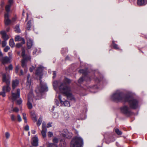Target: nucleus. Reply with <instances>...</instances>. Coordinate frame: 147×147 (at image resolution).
<instances>
[{
    "instance_id": "1",
    "label": "nucleus",
    "mask_w": 147,
    "mask_h": 147,
    "mask_svg": "<svg viewBox=\"0 0 147 147\" xmlns=\"http://www.w3.org/2000/svg\"><path fill=\"white\" fill-rule=\"evenodd\" d=\"M70 79L65 78L63 80V82L60 83L59 89L61 92L65 94L67 97V99L75 101V99L70 93V88L67 86L66 84H69L71 82Z\"/></svg>"
},
{
    "instance_id": "2",
    "label": "nucleus",
    "mask_w": 147,
    "mask_h": 147,
    "mask_svg": "<svg viewBox=\"0 0 147 147\" xmlns=\"http://www.w3.org/2000/svg\"><path fill=\"white\" fill-rule=\"evenodd\" d=\"M127 95L124 94L120 90H117L112 94L111 98L114 101L125 102Z\"/></svg>"
},
{
    "instance_id": "3",
    "label": "nucleus",
    "mask_w": 147,
    "mask_h": 147,
    "mask_svg": "<svg viewBox=\"0 0 147 147\" xmlns=\"http://www.w3.org/2000/svg\"><path fill=\"white\" fill-rule=\"evenodd\" d=\"M125 102H128L129 107L131 109H136L139 107L138 100L129 95H127Z\"/></svg>"
},
{
    "instance_id": "4",
    "label": "nucleus",
    "mask_w": 147,
    "mask_h": 147,
    "mask_svg": "<svg viewBox=\"0 0 147 147\" xmlns=\"http://www.w3.org/2000/svg\"><path fill=\"white\" fill-rule=\"evenodd\" d=\"M83 144V139L80 137L73 138L71 142L70 147H81Z\"/></svg>"
},
{
    "instance_id": "5",
    "label": "nucleus",
    "mask_w": 147,
    "mask_h": 147,
    "mask_svg": "<svg viewBox=\"0 0 147 147\" xmlns=\"http://www.w3.org/2000/svg\"><path fill=\"white\" fill-rule=\"evenodd\" d=\"M40 78V86L39 87H38L36 90L37 93L39 92L41 93L44 92H47L48 91V88L46 84L42 82L41 77Z\"/></svg>"
},
{
    "instance_id": "6",
    "label": "nucleus",
    "mask_w": 147,
    "mask_h": 147,
    "mask_svg": "<svg viewBox=\"0 0 147 147\" xmlns=\"http://www.w3.org/2000/svg\"><path fill=\"white\" fill-rule=\"evenodd\" d=\"M10 84H6L2 87V91L0 92V95L2 96L3 97H5V93L9 92L11 90L10 86Z\"/></svg>"
},
{
    "instance_id": "7",
    "label": "nucleus",
    "mask_w": 147,
    "mask_h": 147,
    "mask_svg": "<svg viewBox=\"0 0 147 147\" xmlns=\"http://www.w3.org/2000/svg\"><path fill=\"white\" fill-rule=\"evenodd\" d=\"M2 80L3 82H5L6 84H10V76L7 73L3 74L2 75Z\"/></svg>"
},
{
    "instance_id": "8",
    "label": "nucleus",
    "mask_w": 147,
    "mask_h": 147,
    "mask_svg": "<svg viewBox=\"0 0 147 147\" xmlns=\"http://www.w3.org/2000/svg\"><path fill=\"white\" fill-rule=\"evenodd\" d=\"M33 96V94L32 92H29L28 95V101L27 103V105L28 108L31 109L32 107V97Z\"/></svg>"
},
{
    "instance_id": "9",
    "label": "nucleus",
    "mask_w": 147,
    "mask_h": 147,
    "mask_svg": "<svg viewBox=\"0 0 147 147\" xmlns=\"http://www.w3.org/2000/svg\"><path fill=\"white\" fill-rule=\"evenodd\" d=\"M13 90L12 91L11 95L12 99L13 101L16 100V99L20 97V90L19 89H18L17 90L16 93L13 92Z\"/></svg>"
},
{
    "instance_id": "10",
    "label": "nucleus",
    "mask_w": 147,
    "mask_h": 147,
    "mask_svg": "<svg viewBox=\"0 0 147 147\" xmlns=\"http://www.w3.org/2000/svg\"><path fill=\"white\" fill-rule=\"evenodd\" d=\"M10 59L7 56L3 57V55L0 56V61L3 64H7L10 62Z\"/></svg>"
},
{
    "instance_id": "11",
    "label": "nucleus",
    "mask_w": 147,
    "mask_h": 147,
    "mask_svg": "<svg viewBox=\"0 0 147 147\" xmlns=\"http://www.w3.org/2000/svg\"><path fill=\"white\" fill-rule=\"evenodd\" d=\"M121 111L123 113L129 115L130 114V111L128 107L127 106H124L121 108Z\"/></svg>"
},
{
    "instance_id": "12",
    "label": "nucleus",
    "mask_w": 147,
    "mask_h": 147,
    "mask_svg": "<svg viewBox=\"0 0 147 147\" xmlns=\"http://www.w3.org/2000/svg\"><path fill=\"white\" fill-rule=\"evenodd\" d=\"M58 97L62 106L67 107H70V104L69 102L67 100L63 101L61 99V96L59 94L58 95Z\"/></svg>"
},
{
    "instance_id": "13",
    "label": "nucleus",
    "mask_w": 147,
    "mask_h": 147,
    "mask_svg": "<svg viewBox=\"0 0 147 147\" xmlns=\"http://www.w3.org/2000/svg\"><path fill=\"white\" fill-rule=\"evenodd\" d=\"M44 67L40 65L37 68L36 71V74L38 76H41L42 75V73Z\"/></svg>"
},
{
    "instance_id": "14",
    "label": "nucleus",
    "mask_w": 147,
    "mask_h": 147,
    "mask_svg": "<svg viewBox=\"0 0 147 147\" xmlns=\"http://www.w3.org/2000/svg\"><path fill=\"white\" fill-rule=\"evenodd\" d=\"M29 60H30L28 59V58L23 59L21 61L22 66L24 69L25 71L27 70L26 67V63Z\"/></svg>"
},
{
    "instance_id": "15",
    "label": "nucleus",
    "mask_w": 147,
    "mask_h": 147,
    "mask_svg": "<svg viewBox=\"0 0 147 147\" xmlns=\"http://www.w3.org/2000/svg\"><path fill=\"white\" fill-rule=\"evenodd\" d=\"M27 45L28 49H30L33 45L32 40L30 38H27Z\"/></svg>"
},
{
    "instance_id": "16",
    "label": "nucleus",
    "mask_w": 147,
    "mask_h": 147,
    "mask_svg": "<svg viewBox=\"0 0 147 147\" xmlns=\"http://www.w3.org/2000/svg\"><path fill=\"white\" fill-rule=\"evenodd\" d=\"M19 84V81L17 79H16L12 81V87L13 90H14L16 87Z\"/></svg>"
},
{
    "instance_id": "17",
    "label": "nucleus",
    "mask_w": 147,
    "mask_h": 147,
    "mask_svg": "<svg viewBox=\"0 0 147 147\" xmlns=\"http://www.w3.org/2000/svg\"><path fill=\"white\" fill-rule=\"evenodd\" d=\"M0 33L2 35V37L4 39V40L7 41L9 37L8 35H7L5 31H1V32Z\"/></svg>"
},
{
    "instance_id": "18",
    "label": "nucleus",
    "mask_w": 147,
    "mask_h": 147,
    "mask_svg": "<svg viewBox=\"0 0 147 147\" xmlns=\"http://www.w3.org/2000/svg\"><path fill=\"white\" fill-rule=\"evenodd\" d=\"M137 3L139 5H144L147 4V0H138Z\"/></svg>"
},
{
    "instance_id": "19",
    "label": "nucleus",
    "mask_w": 147,
    "mask_h": 147,
    "mask_svg": "<svg viewBox=\"0 0 147 147\" xmlns=\"http://www.w3.org/2000/svg\"><path fill=\"white\" fill-rule=\"evenodd\" d=\"M30 75L28 74L27 77V81L26 82V84L27 89H29L31 86V81L29 79L30 77Z\"/></svg>"
},
{
    "instance_id": "20",
    "label": "nucleus",
    "mask_w": 147,
    "mask_h": 147,
    "mask_svg": "<svg viewBox=\"0 0 147 147\" xmlns=\"http://www.w3.org/2000/svg\"><path fill=\"white\" fill-rule=\"evenodd\" d=\"M38 140L37 137H35L33 139L32 145L34 146H37L38 145Z\"/></svg>"
},
{
    "instance_id": "21",
    "label": "nucleus",
    "mask_w": 147,
    "mask_h": 147,
    "mask_svg": "<svg viewBox=\"0 0 147 147\" xmlns=\"http://www.w3.org/2000/svg\"><path fill=\"white\" fill-rule=\"evenodd\" d=\"M31 115L34 122L37 121V118L34 112H32L31 113Z\"/></svg>"
},
{
    "instance_id": "22",
    "label": "nucleus",
    "mask_w": 147,
    "mask_h": 147,
    "mask_svg": "<svg viewBox=\"0 0 147 147\" xmlns=\"http://www.w3.org/2000/svg\"><path fill=\"white\" fill-rule=\"evenodd\" d=\"M22 56L23 57V59L28 58L29 60H31V57L30 56H26L25 55V52L24 49H23L22 52Z\"/></svg>"
},
{
    "instance_id": "23",
    "label": "nucleus",
    "mask_w": 147,
    "mask_h": 147,
    "mask_svg": "<svg viewBox=\"0 0 147 147\" xmlns=\"http://www.w3.org/2000/svg\"><path fill=\"white\" fill-rule=\"evenodd\" d=\"M59 82L57 81H55L53 83V86L54 89L56 91V89L58 87H59L58 85L59 84Z\"/></svg>"
},
{
    "instance_id": "24",
    "label": "nucleus",
    "mask_w": 147,
    "mask_h": 147,
    "mask_svg": "<svg viewBox=\"0 0 147 147\" xmlns=\"http://www.w3.org/2000/svg\"><path fill=\"white\" fill-rule=\"evenodd\" d=\"M42 121V116H40L39 118L37 121L36 124L38 127H39L41 125Z\"/></svg>"
},
{
    "instance_id": "25",
    "label": "nucleus",
    "mask_w": 147,
    "mask_h": 147,
    "mask_svg": "<svg viewBox=\"0 0 147 147\" xmlns=\"http://www.w3.org/2000/svg\"><path fill=\"white\" fill-rule=\"evenodd\" d=\"M47 129H42L41 133L43 138H45L46 137V133Z\"/></svg>"
},
{
    "instance_id": "26",
    "label": "nucleus",
    "mask_w": 147,
    "mask_h": 147,
    "mask_svg": "<svg viewBox=\"0 0 147 147\" xmlns=\"http://www.w3.org/2000/svg\"><path fill=\"white\" fill-rule=\"evenodd\" d=\"M9 44L10 46L11 47H13L15 46V44L13 39H11L10 40Z\"/></svg>"
},
{
    "instance_id": "27",
    "label": "nucleus",
    "mask_w": 147,
    "mask_h": 147,
    "mask_svg": "<svg viewBox=\"0 0 147 147\" xmlns=\"http://www.w3.org/2000/svg\"><path fill=\"white\" fill-rule=\"evenodd\" d=\"M79 72L80 73L84 75H85L87 74V69H81L79 70Z\"/></svg>"
},
{
    "instance_id": "28",
    "label": "nucleus",
    "mask_w": 147,
    "mask_h": 147,
    "mask_svg": "<svg viewBox=\"0 0 147 147\" xmlns=\"http://www.w3.org/2000/svg\"><path fill=\"white\" fill-rule=\"evenodd\" d=\"M31 21H29L27 23L26 29L28 30H30L31 28Z\"/></svg>"
},
{
    "instance_id": "29",
    "label": "nucleus",
    "mask_w": 147,
    "mask_h": 147,
    "mask_svg": "<svg viewBox=\"0 0 147 147\" xmlns=\"http://www.w3.org/2000/svg\"><path fill=\"white\" fill-rule=\"evenodd\" d=\"M19 24H17L15 27V31L17 33H20V30L19 28Z\"/></svg>"
},
{
    "instance_id": "30",
    "label": "nucleus",
    "mask_w": 147,
    "mask_h": 147,
    "mask_svg": "<svg viewBox=\"0 0 147 147\" xmlns=\"http://www.w3.org/2000/svg\"><path fill=\"white\" fill-rule=\"evenodd\" d=\"M47 145V147H58L56 144L54 143H48Z\"/></svg>"
},
{
    "instance_id": "31",
    "label": "nucleus",
    "mask_w": 147,
    "mask_h": 147,
    "mask_svg": "<svg viewBox=\"0 0 147 147\" xmlns=\"http://www.w3.org/2000/svg\"><path fill=\"white\" fill-rule=\"evenodd\" d=\"M22 38L19 35L17 36L15 38V41H18L21 40V39Z\"/></svg>"
},
{
    "instance_id": "32",
    "label": "nucleus",
    "mask_w": 147,
    "mask_h": 147,
    "mask_svg": "<svg viewBox=\"0 0 147 147\" xmlns=\"http://www.w3.org/2000/svg\"><path fill=\"white\" fill-rule=\"evenodd\" d=\"M112 44L113 45V47L115 49H119V47H118L117 45L115 43L114 41H113Z\"/></svg>"
},
{
    "instance_id": "33",
    "label": "nucleus",
    "mask_w": 147,
    "mask_h": 147,
    "mask_svg": "<svg viewBox=\"0 0 147 147\" xmlns=\"http://www.w3.org/2000/svg\"><path fill=\"white\" fill-rule=\"evenodd\" d=\"M13 69V66L11 64H10L8 67H5V69L6 71H7L8 69L9 70H12Z\"/></svg>"
},
{
    "instance_id": "34",
    "label": "nucleus",
    "mask_w": 147,
    "mask_h": 147,
    "mask_svg": "<svg viewBox=\"0 0 147 147\" xmlns=\"http://www.w3.org/2000/svg\"><path fill=\"white\" fill-rule=\"evenodd\" d=\"M11 21L9 19L5 20V24L6 25H9L11 23Z\"/></svg>"
},
{
    "instance_id": "35",
    "label": "nucleus",
    "mask_w": 147,
    "mask_h": 147,
    "mask_svg": "<svg viewBox=\"0 0 147 147\" xmlns=\"http://www.w3.org/2000/svg\"><path fill=\"white\" fill-rule=\"evenodd\" d=\"M115 132L118 135H121L122 134V132L120 131L118 129H115Z\"/></svg>"
},
{
    "instance_id": "36",
    "label": "nucleus",
    "mask_w": 147,
    "mask_h": 147,
    "mask_svg": "<svg viewBox=\"0 0 147 147\" xmlns=\"http://www.w3.org/2000/svg\"><path fill=\"white\" fill-rule=\"evenodd\" d=\"M42 129H47L46 127V123L45 121H43L42 123Z\"/></svg>"
},
{
    "instance_id": "37",
    "label": "nucleus",
    "mask_w": 147,
    "mask_h": 147,
    "mask_svg": "<svg viewBox=\"0 0 147 147\" xmlns=\"http://www.w3.org/2000/svg\"><path fill=\"white\" fill-rule=\"evenodd\" d=\"M22 115L23 119L24 120V122L26 123L27 122V120L26 114L25 113H23L22 114Z\"/></svg>"
},
{
    "instance_id": "38",
    "label": "nucleus",
    "mask_w": 147,
    "mask_h": 147,
    "mask_svg": "<svg viewBox=\"0 0 147 147\" xmlns=\"http://www.w3.org/2000/svg\"><path fill=\"white\" fill-rule=\"evenodd\" d=\"M11 6V5H7L5 7V10L7 12H9L10 11V9Z\"/></svg>"
},
{
    "instance_id": "39",
    "label": "nucleus",
    "mask_w": 147,
    "mask_h": 147,
    "mask_svg": "<svg viewBox=\"0 0 147 147\" xmlns=\"http://www.w3.org/2000/svg\"><path fill=\"white\" fill-rule=\"evenodd\" d=\"M109 140H110V141L109 142H108L107 141H106V143H107V144H109L110 142H113L115 140V138H112L111 139H109Z\"/></svg>"
},
{
    "instance_id": "40",
    "label": "nucleus",
    "mask_w": 147,
    "mask_h": 147,
    "mask_svg": "<svg viewBox=\"0 0 147 147\" xmlns=\"http://www.w3.org/2000/svg\"><path fill=\"white\" fill-rule=\"evenodd\" d=\"M84 81V78L83 77H82L80 78L78 80V82L80 84H81Z\"/></svg>"
},
{
    "instance_id": "41",
    "label": "nucleus",
    "mask_w": 147,
    "mask_h": 147,
    "mask_svg": "<svg viewBox=\"0 0 147 147\" xmlns=\"http://www.w3.org/2000/svg\"><path fill=\"white\" fill-rule=\"evenodd\" d=\"M7 42L6 40H4L2 42V45L3 47H5L7 45Z\"/></svg>"
},
{
    "instance_id": "42",
    "label": "nucleus",
    "mask_w": 147,
    "mask_h": 147,
    "mask_svg": "<svg viewBox=\"0 0 147 147\" xmlns=\"http://www.w3.org/2000/svg\"><path fill=\"white\" fill-rule=\"evenodd\" d=\"M11 119L12 121H16V118L15 116L13 114L11 115Z\"/></svg>"
},
{
    "instance_id": "43",
    "label": "nucleus",
    "mask_w": 147,
    "mask_h": 147,
    "mask_svg": "<svg viewBox=\"0 0 147 147\" xmlns=\"http://www.w3.org/2000/svg\"><path fill=\"white\" fill-rule=\"evenodd\" d=\"M22 99L21 98H20L19 100H17V104L20 105L22 103Z\"/></svg>"
},
{
    "instance_id": "44",
    "label": "nucleus",
    "mask_w": 147,
    "mask_h": 147,
    "mask_svg": "<svg viewBox=\"0 0 147 147\" xmlns=\"http://www.w3.org/2000/svg\"><path fill=\"white\" fill-rule=\"evenodd\" d=\"M17 118L19 122H20L22 121V119L20 115L18 114L17 115Z\"/></svg>"
},
{
    "instance_id": "45",
    "label": "nucleus",
    "mask_w": 147,
    "mask_h": 147,
    "mask_svg": "<svg viewBox=\"0 0 147 147\" xmlns=\"http://www.w3.org/2000/svg\"><path fill=\"white\" fill-rule=\"evenodd\" d=\"M53 142L54 143H57L58 142V140L57 138H55L53 139Z\"/></svg>"
},
{
    "instance_id": "46",
    "label": "nucleus",
    "mask_w": 147,
    "mask_h": 147,
    "mask_svg": "<svg viewBox=\"0 0 147 147\" xmlns=\"http://www.w3.org/2000/svg\"><path fill=\"white\" fill-rule=\"evenodd\" d=\"M53 132L49 131L48 133V136L49 137H51L53 136Z\"/></svg>"
},
{
    "instance_id": "47",
    "label": "nucleus",
    "mask_w": 147,
    "mask_h": 147,
    "mask_svg": "<svg viewBox=\"0 0 147 147\" xmlns=\"http://www.w3.org/2000/svg\"><path fill=\"white\" fill-rule=\"evenodd\" d=\"M19 69L20 67L19 66L17 65L16 66L15 68V71L16 73H17L18 72Z\"/></svg>"
},
{
    "instance_id": "48",
    "label": "nucleus",
    "mask_w": 147,
    "mask_h": 147,
    "mask_svg": "<svg viewBox=\"0 0 147 147\" xmlns=\"http://www.w3.org/2000/svg\"><path fill=\"white\" fill-rule=\"evenodd\" d=\"M9 49L10 47L8 46H7L4 49V51L5 52H7Z\"/></svg>"
},
{
    "instance_id": "49",
    "label": "nucleus",
    "mask_w": 147,
    "mask_h": 147,
    "mask_svg": "<svg viewBox=\"0 0 147 147\" xmlns=\"http://www.w3.org/2000/svg\"><path fill=\"white\" fill-rule=\"evenodd\" d=\"M102 78H100V79H99L98 78L96 77V78H95L94 80L96 82H98L101 81Z\"/></svg>"
},
{
    "instance_id": "50",
    "label": "nucleus",
    "mask_w": 147,
    "mask_h": 147,
    "mask_svg": "<svg viewBox=\"0 0 147 147\" xmlns=\"http://www.w3.org/2000/svg\"><path fill=\"white\" fill-rule=\"evenodd\" d=\"M10 134L8 132H6L5 133V136L7 139H8L10 137Z\"/></svg>"
},
{
    "instance_id": "51",
    "label": "nucleus",
    "mask_w": 147,
    "mask_h": 147,
    "mask_svg": "<svg viewBox=\"0 0 147 147\" xmlns=\"http://www.w3.org/2000/svg\"><path fill=\"white\" fill-rule=\"evenodd\" d=\"M36 67L32 66L30 68V72H32L33 71V70Z\"/></svg>"
},
{
    "instance_id": "52",
    "label": "nucleus",
    "mask_w": 147,
    "mask_h": 147,
    "mask_svg": "<svg viewBox=\"0 0 147 147\" xmlns=\"http://www.w3.org/2000/svg\"><path fill=\"white\" fill-rule=\"evenodd\" d=\"M53 117L54 118H57L58 117V115L57 113H54L53 114Z\"/></svg>"
},
{
    "instance_id": "53",
    "label": "nucleus",
    "mask_w": 147,
    "mask_h": 147,
    "mask_svg": "<svg viewBox=\"0 0 147 147\" xmlns=\"http://www.w3.org/2000/svg\"><path fill=\"white\" fill-rule=\"evenodd\" d=\"M5 20L9 19V15L8 13H6L5 14Z\"/></svg>"
},
{
    "instance_id": "54",
    "label": "nucleus",
    "mask_w": 147,
    "mask_h": 147,
    "mask_svg": "<svg viewBox=\"0 0 147 147\" xmlns=\"http://www.w3.org/2000/svg\"><path fill=\"white\" fill-rule=\"evenodd\" d=\"M19 111V109L17 107L15 108L13 110V111L18 112Z\"/></svg>"
},
{
    "instance_id": "55",
    "label": "nucleus",
    "mask_w": 147,
    "mask_h": 147,
    "mask_svg": "<svg viewBox=\"0 0 147 147\" xmlns=\"http://www.w3.org/2000/svg\"><path fill=\"white\" fill-rule=\"evenodd\" d=\"M22 45L21 44V43H18L16 44V46L18 48H19L21 47Z\"/></svg>"
},
{
    "instance_id": "56",
    "label": "nucleus",
    "mask_w": 147,
    "mask_h": 147,
    "mask_svg": "<svg viewBox=\"0 0 147 147\" xmlns=\"http://www.w3.org/2000/svg\"><path fill=\"white\" fill-rule=\"evenodd\" d=\"M21 41H22V42L21 43L22 45H23L25 43V40L24 38H22V39H21Z\"/></svg>"
},
{
    "instance_id": "57",
    "label": "nucleus",
    "mask_w": 147,
    "mask_h": 147,
    "mask_svg": "<svg viewBox=\"0 0 147 147\" xmlns=\"http://www.w3.org/2000/svg\"><path fill=\"white\" fill-rule=\"evenodd\" d=\"M25 130L28 131L29 130V126L28 125H26L24 128Z\"/></svg>"
},
{
    "instance_id": "58",
    "label": "nucleus",
    "mask_w": 147,
    "mask_h": 147,
    "mask_svg": "<svg viewBox=\"0 0 147 147\" xmlns=\"http://www.w3.org/2000/svg\"><path fill=\"white\" fill-rule=\"evenodd\" d=\"M55 103L57 105V106H58L59 105V101L57 100H55Z\"/></svg>"
},
{
    "instance_id": "59",
    "label": "nucleus",
    "mask_w": 147,
    "mask_h": 147,
    "mask_svg": "<svg viewBox=\"0 0 147 147\" xmlns=\"http://www.w3.org/2000/svg\"><path fill=\"white\" fill-rule=\"evenodd\" d=\"M53 78H55L56 76V72L55 71H53Z\"/></svg>"
},
{
    "instance_id": "60",
    "label": "nucleus",
    "mask_w": 147,
    "mask_h": 147,
    "mask_svg": "<svg viewBox=\"0 0 147 147\" xmlns=\"http://www.w3.org/2000/svg\"><path fill=\"white\" fill-rule=\"evenodd\" d=\"M51 123H49L47 125V127L48 128L50 127H51Z\"/></svg>"
},
{
    "instance_id": "61",
    "label": "nucleus",
    "mask_w": 147,
    "mask_h": 147,
    "mask_svg": "<svg viewBox=\"0 0 147 147\" xmlns=\"http://www.w3.org/2000/svg\"><path fill=\"white\" fill-rule=\"evenodd\" d=\"M37 51V50L36 49H34V50L33 51V55L35 54L36 53V52Z\"/></svg>"
},
{
    "instance_id": "62",
    "label": "nucleus",
    "mask_w": 147,
    "mask_h": 147,
    "mask_svg": "<svg viewBox=\"0 0 147 147\" xmlns=\"http://www.w3.org/2000/svg\"><path fill=\"white\" fill-rule=\"evenodd\" d=\"M13 0H9V3L10 4L9 5H11L13 3Z\"/></svg>"
},
{
    "instance_id": "63",
    "label": "nucleus",
    "mask_w": 147,
    "mask_h": 147,
    "mask_svg": "<svg viewBox=\"0 0 147 147\" xmlns=\"http://www.w3.org/2000/svg\"><path fill=\"white\" fill-rule=\"evenodd\" d=\"M36 131L34 130H32L31 131L32 133L33 134H35L36 133Z\"/></svg>"
},
{
    "instance_id": "64",
    "label": "nucleus",
    "mask_w": 147,
    "mask_h": 147,
    "mask_svg": "<svg viewBox=\"0 0 147 147\" xmlns=\"http://www.w3.org/2000/svg\"><path fill=\"white\" fill-rule=\"evenodd\" d=\"M65 113H66V115H65L64 116L67 118H68L69 117V116L68 115V114H67V112H65Z\"/></svg>"
}]
</instances>
